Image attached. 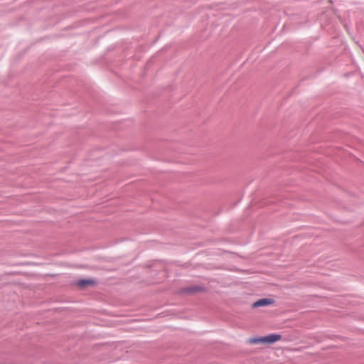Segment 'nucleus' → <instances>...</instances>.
Listing matches in <instances>:
<instances>
[{
	"mask_svg": "<svg viewBox=\"0 0 364 364\" xmlns=\"http://www.w3.org/2000/svg\"><path fill=\"white\" fill-rule=\"evenodd\" d=\"M282 338V335L278 333H271L265 336L250 338V343L252 344L257 343H269L272 344L279 341Z\"/></svg>",
	"mask_w": 364,
	"mask_h": 364,
	"instance_id": "nucleus-1",
	"label": "nucleus"
},
{
	"mask_svg": "<svg viewBox=\"0 0 364 364\" xmlns=\"http://www.w3.org/2000/svg\"><path fill=\"white\" fill-rule=\"evenodd\" d=\"M275 302L274 299L272 298H262L255 301L252 306L253 308H258L262 306H267L273 304Z\"/></svg>",
	"mask_w": 364,
	"mask_h": 364,
	"instance_id": "nucleus-2",
	"label": "nucleus"
},
{
	"mask_svg": "<svg viewBox=\"0 0 364 364\" xmlns=\"http://www.w3.org/2000/svg\"><path fill=\"white\" fill-rule=\"evenodd\" d=\"M204 290V287L200 285H191L190 287L183 289V292L185 294H193L199 292Z\"/></svg>",
	"mask_w": 364,
	"mask_h": 364,
	"instance_id": "nucleus-3",
	"label": "nucleus"
},
{
	"mask_svg": "<svg viewBox=\"0 0 364 364\" xmlns=\"http://www.w3.org/2000/svg\"><path fill=\"white\" fill-rule=\"evenodd\" d=\"M96 284L95 280L91 279H82L77 282V284L81 288H85L89 285H94Z\"/></svg>",
	"mask_w": 364,
	"mask_h": 364,
	"instance_id": "nucleus-4",
	"label": "nucleus"
}]
</instances>
